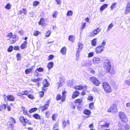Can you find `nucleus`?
Listing matches in <instances>:
<instances>
[{
  "label": "nucleus",
  "mask_w": 130,
  "mask_h": 130,
  "mask_svg": "<svg viewBox=\"0 0 130 130\" xmlns=\"http://www.w3.org/2000/svg\"><path fill=\"white\" fill-rule=\"evenodd\" d=\"M104 67L105 72H109L111 69V65L110 62L109 60H104Z\"/></svg>",
  "instance_id": "nucleus-1"
},
{
  "label": "nucleus",
  "mask_w": 130,
  "mask_h": 130,
  "mask_svg": "<svg viewBox=\"0 0 130 130\" xmlns=\"http://www.w3.org/2000/svg\"><path fill=\"white\" fill-rule=\"evenodd\" d=\"M119 116L120 120L123 122H127L128 119L125 113L123 112H120L119 113Z\"/></svg>",
  "instance_id": "nucleus-2"
},
{
  "label": "nucleus",
  "mask_w": 130,
  "mask_h": 130,
  "mask_svg": "<svg viewBox=\"0 0 130 130\" xmlns=\"http://www.w3.org/2000/svg\"><path fill=\"white\" fill-rule=\"evenodd\" d=\"M19 119L20 122L24 126L26 125V123L29 124H31L30 122L27 119H25L23 116L20 117Z\"/></svg>",
  "instance_id": "nucleus-3"
},
{
  "label": "nucleus",
  "mask_w": 130,
  "mask_h": 130,
  "mask_svg": "<svg viewBox=\"0 0 130 130\" xmlns=\"http://www.w3.org/2000/svg\"><path fill=\"white\" fill-rule=\"evenodd\" d=\"M103 85L104 90L108 93L111 92V89L108 83L104 82L103 83Z\"/></svg>",
  "instance_id": "nucleus-4"
},
{
  "label": "nucleus",
  "mask_w": 130,
  "mask_h": 130,
  "mask_svg": "<svg viewBox=\"0 0 130 130\" xmlns=\"http://www.w3.org/2000/svg\"><path fill=\"white\" fill-rule=\"evenodd\" d=\"M108 112H111L115 113L117 111V107L115 104H113L108 109Z\"/></svg>",
  "instance_id": "nucleus-5"
},
{
  "label": "nucleus",
  "mask_w": 130,
  "mask_h": 130,
  "mask_svg": "<svg viewBox=\"0 0 130 130\" xmlns=\"http://www.w3.org/2000/svg\"><path fill=\"white\" fill-rule=\"evenodd\" d=\"M101 30V28H97L96 29L90 32L89 35V37H92L95 36L100 32Z\"/></svg>",
  "instance_id": "nucleus-6"
},
{
  "label": "nucleus",
  "mask_w": 130,
  "mask_h": 130,
  "mask_svg": "<svg viewBox=\"0 0 130 130\" xmlns=\"http://www.w3.org/2000/svg\"><path fill=\"white\" fill-rule=\"evenodd\" d=\"M90 79L92 83L96 86H99L100 83L97 79L94 77H91Z\"/></svg>",
  "instance_id": "nucleus-7"
},
{
  "label": "nucleus",
  "mask_w": 130,
  "mask_h": 130,
  "mask_svg": "<svg viewBox=\"0 0 130 130\" xmlns=\"http://www.w3.org/2000/svg\"><path fill=\"white\" fill-rule=\"evenodd\" d=\"M109 124V123L104 121H100L99 123V125L102 128L104 127H108Z\"/></svg>",
  "instance_id": "nucleus-8"
},
{
  "label": "nucleus",
  "mask_w": 130,
  "mask_h": 130,
  "mask_svg": "<svg viewBox=\"0 0 130 130\" xmlns=\"http://www.w3.org/2000/svg\"><path fill=\"white\" fill-rule=\"evenodd\" d=\"M103 47L102 46H98L96 48V53L99 54L103 51Z\"/></svg>",
  "instance_id": "nucleus-9"
},
{
  "label": "nucleus",
  "mask_w": 130,
  "mask_h": 130,
  "mask_svg": "<svg viewBox=\"0 0 130 130\" xmlns=\"http://www.w3.org/2000/svg\"><path fill=\"white\" fill-rule=\"evenodd\" d=\"M64 79L63 78H60L59 80V82H58L56 84L57 85L60 87L63 85V83Z\"/></svg>",
  "instance_id": "nucleus-10"
},
{
  "label": "nucleus",
  "mask_w": 130,
  "mask_h": 130,
  "mask_svg": "<svg viewBox=\"0 0 130 130\" xmlns=\"http://www.w3.org/2000/svg\"><path fill=\"white\" fill-rule=\"evenodd\" d=\"M130 11V2H128L126 8V10L125 12V14H127L128 12Z\"/></svg>",
  "instance_id": "nucleus-11"
},
{
  "label": "nucleus",
  "mask_w": 130,
  "mask_h": 130,
  "mask_svg": "<svg viewBox=\"0 0 130 130\" xmlns=\"http://www.w3.org/2000/svg\"><path fill=\"white\" fill-rule=\"evenodd\" d=\"M100 60L99 58L94 57L93 59V61L94 64H97L100 62Z\"/></svg>",
  "instance_id": "nucleus-12"
},
{
  "label": "nucleus",
  "mask_w": 130,
  "mask_h": 130,
  "mask_svg": "<svg viewBox=\"0 0 130 130\" xmlns=\"http://www.w3.org/2000/svg\"><path fill=\"white\" fill-rule=\"evenodd\" d=\"M79 94V93L78 91H74L73 93L72 98L73 99H74L77 96H78Z\"/></svg>",
  "instance_id": "nucleus-13"
},
{
  "label": "nucleus",
  "mask_w": 130,
  "mask_h": 130,
  "mask_svg": "<svg viewBox=\"0 0 130 130\" xmlns=\"http://www.w3.org/2000/svg\"><path fill=\"white\" fill-rule=\"evenodd\" d=\"M10 120L11 121V122L13 124H14L15 123V120L13 118H12L11 117H10L9 118ZM11 122H8L7 123V124L8 125L10 124V125L11 126H10V127H12V124H11Z\"/></svg>",
  "instance_id": "nucleus-14"
},
{
  "label": "nucleus",
  "mask_w": 130,
  "mask_h": 130,
  "mask_svg": "<svg viewBox=\"0 0 130 130\" xmlns=\"http://www.w3.org/2000/svg\"><path fill=\"white\" fill-rule=\"evenodd\" d=\"M78 48L77 50L78 52H80L82 50L83 48V44L79 42L78 43Z\"/></svg>",
  "instance_id": "nucleus-15"
},
{
  "label": "nucleus",
  "mask_w": 130,
  "mask_h": 130,
  "mask_svg": "<svg viewBox=\"0 0 130 130\" xmlns=\"http://www.w3.org/2000/svg\"><path fill=\"white\" fill-rule=\"evenodd\" d=\"M15 35H13L12 37L10 38V43H13V42H14L17 40L16 39Z\"/></svg>",
  "instance_id": "nucleus-16"
},
{
  "label": "nucleus",
  "mask_w": 130,
  "mask_h": 130,
  "mask_svg": "<svg viewBox=\"0 0 130 130\" xmlns=\"http://www.w3.org/2000/svg\"><path fill=\"white\" fill-rule=\"evenodd\" d=\"M67 49L66 48L64 47H63L60 50V53L63 55H66V53Z\"/></svg>",
  "instance_id": "nucleus-17"
},
{
  "label": "nucleus",
  "mask_w": 130,
  "mask_h": 130,
  "mask_svg": "<svg viewBox=\"0 0 130 130\" xmlns=\"http://www.w3.org/2000/svg\"><path fill=\"white\" fill-rule=\"evenodd\" d=\"M8 101H13L15 100V98L12 95H8L7 96Z\"/></svg>",
  "instance_id": "nucleus-18"
},
{
  "label": "nucleus",
  "mask_w": 130,
  "mask_h": 130,
  "mask_svg": "<svg viewBox=\"0 0 130 130\" xmlns=\"http://www.w3.org/2000/svg\"><path fill=\"white\" fill-rule=\"evenodd\" d=\"M43 85L44 87H46L49 85V84L47 80V79H44L43 83Z\"/></svg>",
  "instance_id": "nucleus-19"
},
{
  "label": "nucleus",
  "mask_w": 130,
  "mask_h": 130,
  "mask_svg": "<svg viewBox=\"0 0 130 130\" xmlns=\"http://www.w3.org/2000/svg\"><path fill=\"white\" fill-rule=\"evenodd\" d=\"M53 66V62H51L48 64L47 67L48 69H50L52 68Z\"/></svg>",
  "instance_id": "nucleus-20"
},
{
  "label": "nucleus",
  "mask_w": 130,
  "mask_h": 130,
  "mask_svg": "<svg viewBox=\"0 0 130 130\" xmlns=\"http://www.w3.org/2000/svg\"><path fill=\"white\" fill-rule=\"evenodd\" d=\"M48 106L47 105H44V106H41L40 107L41 108V111H43L46 109L48 108Z\"/></svg>",
  "instance_id": "nucleus-21"
},
{
  "label": "nucleus",
  "mask_w": 130,
  "mask_h": 130,
  "mask_svg": "<svg viewBox=\"0 0 130 130\" xmlns=\"http://www.w3.org/2000/svg\"><path fill=\"white\" fill-rule=\"evenodd\" d=\"M75 40L74 37L73 35H70L69 37L68 40L69 41L73 42Z\"/></svg>",
  "instance_id": "nucleus-22"
},
{
  "label": "nucleus",
  "mask_w": 130,
  "mask_h": 130,
  "mask_svg": "<svg viewBox=\"0 0 130 130\" xmlns=\"http://www.w3.org/2000/svg\"><path fill=\"white\" fill-rule=\"evenodd\" d=\"M66 93L65 91H63L62 92V98L61 99V101L62 102L64 101L65 100L66 95L65 94Z\"/></svg>",
  "instance_id": "nucleus-23"
},
{
  "label": "nucleus",
  "mask_w": 130,
  "mask_h": 130,
  "mask_svg": "<svg viewBox=\"0 0 130 130\" xmlns=\"http://www.w3.org/2000/svg\"><path fill=\"white\" fill-rule=\"evenodd\" d=\"M108 6V5L106 4H105L103 5L100 8V10L101 11H103Z\"/></svg>",
  "instance_id": "nucleus-24"
},
{
  "label": "nucleus",
  "mask_w": 130,
  "mask_h": 130,
  "mask_svg": "<svg viewBox=\"0 0 130 130\" xmlns=\"http://www.w3.org/2000/svg\"><path fill=\"white\" fill-rule=\"evenodd\" d=\"M27 44L26 41L24 42L21 45V49H23L26 47V44Z\"/></svg>",
  "instance_id": "nucleus-25"
},
{
  "label": "nucleus",
  "mask_w": 130,
  "mask_h": 130,
  "mask_svg": "<svg viewBox=\"0 0 130 130\" xmlns=\"http://www.w3.org/2000/svg\"><path fill=\"white\" fill-rule=\"evenodd\" d=\"M91 113V111L90 110L86 109H85L84 111V113L87 115H89Z\"/></svg>",
  "instance_id": "nucleus-26"
},
{
  "label": "nucleus",
  "mask_w": 130,
  "mask_h": 130,
  "mask_svg": "<svg viewBox=\"0 0 130 130\" xmlns=\"http://www.w3.org/2000/svg\"><path fill=\"white\" fill-rule=\"evenodd\" d=\"M83 87V86H76L74 87V88L76 90H81L82 89Z\"/></svg>",
  "instance_id": "nucleus-27"
},
{
  "label": "nucleus",
  "mask_w": 130,
  "mask_h": 130,
  "mask_svg": "<svg viewBox=\"0 0 130 130\" xmlns=\"http://www.w3.org/2000/svg\"><path fill=\"white\" fill-rule=\"evenodd\" d=\"M82 101V99H78L75 100V103L76 104L78 103L80 105Z\"/></svg>",
  "instance_id": "nucleus-28"
},
{
  "label": "nucleus",
  "mask_w": 130,
  "mask_h": 130,
  "mask_svg": "<svg viewBox=\"0 0 130 130\" xmlns=\"http://www.w3.org/2000/svg\"><path fill=\"white\" fill-rule=\"evenodd\" d=\"M33 117L36 119H40V116L38 114H35L33 115Z\"/></svg>",
  "instance_id": "nucleus-29"
},
{
  "label": "nucleus",
  "mask_w": 130,
  "mask_h": 130,
  "mask_svg": "<svg viewBox=\"0 0 130 130\" xmlns=\"http://www.w3.org/2000/svg\"><path fill=\"white\" fill-rule=\"evenodd\" d=\"M96 39L94 38L92 41L91 44L92 45L95 46L96 45Z\"/></svg>",
  "instance_id": "nucleus-30"
},
{
  "label": "nucleus",
  "mask_w": 130,
  "mask_h": 130,
  "mask_svg": "<svg viewBox=\"0 0 130 130\" xmlns=\"http://www.w3.org/2000/svg\"><path fill=\"white\" fill-rule=\"evenodd\" d=\"M37 108H32L30 109L29 111L30 113H31L35 111L36 110H37Z\"/></svg>",
  "instance_id": "nucleus-31"
},
{
  "label": "nucleus",
  "mask_w": 130,
  "mask_h": 130,
  "mask_svg": "<svg viewBox=\"0 0 130 130\" xmlns=\"http://www.w3.org/2000/svg\"><path fill=\"white\" fill-rule=\"evenodd\" d=\"M73 14V12L71 10L68 11L67 13V16H72Z\"/></svg>",
  "instance_id": "nucleus-32"
},
{
  "label": "nucleus",
  "mask_w": 130,
  "mask_h": 130,
  "mask_svg": "<svg viewBox=\"0 0 130 130\" xmlns=\"http://www.w3.org/2000/svg\"><path fill=\"white\" fill-rule=\"evenodd\" d=\"M113 25L112 23L110 24L108 27L107 31H109V30L111 29L113 27Z\"/></svg>",
  "instance_id": "nucleus-33"
},
{
  "label": "nucleus",
  "mask_w": 130,
  "mask_h": 130,
  "mask_svg": "<svg viewBox=\"0 0 130 130\" xmlns=\"http://www.w3.org/2000/svg\"><path fill=\"white\" fill-rule=\"evenodd\" d=\"M36 70L38 72H42L44 70L42 68L40 67L36 69Z\"/></svg>",
  "instance_id": "nucleus-34"
},
{
  "label": "nucleus",
  "mask_w": 130,
  "mask_h": 130,
  "mask_svg": "<svg viewBox=\"0 0 130 130\" xmlns=\"http://www.w3.org/2000/svg\"><path fill=\"white\" fill-rule=\"evenodd\" d=\"M11 5L9 3H8L5 6V8L6 9H9L11 8Z\"/></svg>",
  "instance_id": "nucleus-35"
},
{
  "label": "nucleus",
  "mask_w": 130,
  "mask_h": 130,
  "mask_svg": "<svg viewBox=\"0 0 130 130\" xmlns=\"http://www.w3.org/2000/svg\"><path fill=\"white\" fill-rule=\"evenodd\" d=\"M28 14L30 17H33L35 15V12L34 11H32L29 12Z\"/></svg>",
  "instance_id": "nucleus-36"
},
{
  "label": "nucleus",
  "mask_w": 130,
  "mask_h": 130,
  "mask_svg": "<svg viewBox=\"0 0 130 130\" xmlns=\"http://www.w3.org/2000/svg\"><path fill=\"white\" fill-rule=\"evenodd\" d=\"M31 69L30 68H28L26 69L25 71V73L26 74H28L31 71Z\"/></svg>",
  "instance_id": "nucleus-37"
},
{
  "label": "nucleus",
  "mask_w": 130,
  "mask_h": 130,
  "mask_svg": "<svg viewBox=\"0 0 130 130\" xmlns=\"http://www.w3.org/2000/svg\"><path fill=\"white\" fill-rule=\"evenodd\" d=\"M51 33V32L50 31H47L45 34V36L46 37H49L50 35V34Z\"/></svg>",
  "instance_id": "nucleus-38"
},
{
  "label": "nucleus",
  "mask_w": 130,
  "mask_h": 130,
  "mask_svg": "<svg viewBox=\"0 0 130 130\" xmlns=\"http://www.w3.org/2000/svg\"><path fill=\"white\" fill-rule=\"evenodd\" d=\"M3 98L5 101H8L7 96L5 94H4L3 95Z\"/></svg>",
  "instance_id": "nucleus-39"
},
{
  "label": "nucleus",
  "mask_w": 130,
  "mask_h": 130,
  "mask_svg": "<svg viewBox=\"0 0 130 130\" xmlns=\"http://www.w3.org/2000/svg\"><path fill=\"white\" fill-rule=\"evenodd\" d=\"M44 92L43 91H41L39 92V94L40 95V98L42 97L44 95Z\"/></svg>",
  "instance_id": "nucleus-40"
},
{
  "label": "nucleus",
  "mask_w": 130,
  "mask_h": 130,
  "mask_svg": "<svg viewBox=\"0 0 130 130\" xmlns=\"http://www.w3.org/2000/svg\"><path fill=\"white\" fill-rule=\"evenodd\" d=\"M61 98V96L60 95L58 94L56 97V99L57 101H59L60 100Z\"/></svg>",
  "instance_id": "nucleus-41"
},
{
  "label": "nucleus",
  "mask_w": 130,
  "mask_h": 130,
  "mask_svg": "<svg viewBox=\"0 0 130 130\" xmlns=\"http://www.w3.org/2000/svg\"><path fill=\"white\" fill-rule=\"evenodd\" d=\"M82 25L81 26V27L82 30L85 27L86 25V23L85 22H83L82 23Z\"/></svg>",
  "instance_id": "nucleus-42"
},
{
  "label": "nucleus",
  "mask_w": 130,
  "mask_h": 130,
  "mask_svg": "<svg viewBox=\"0 0 130 130\" xmlns=\"http://www.w3.org/2000/svg\"><path fill=\"white\" fill-rule=\"evenodd\" d=\"M93 105H94V103H90V104H89V107L91 109H93L94 108Z\"/></svg>",
  "instance_id": "nucleus-43"
},
{
  "label": "nucleus",
  "mask_w": 130,
  "mask_h": 130,
  "mask_svg": "<svg viewBox=\"0 0 130 130\" xmlns=\"http://www.w3.org/2000/svg\"><path fill=\"white\" fill-rule=\"evenodd\" d=\"M125 83L128 85H130V80L129 79L125 80Z\"/></svg>",
  "instance_id": "nucleus-44"
},
{
  "label": "nucleus",
  "mask_w": 130,
  "mask_h": 130,
  "mask_svg": "<svg viewBox=\"0 0 130 130\" xmlns=\"http://www.w3.org/2000/svg\"><path fill=\"white\" fill-rule=\"evenodd\" d=\"M13 47L12 46H10L8 49V51L9 52H11L12 51Z\"/></svg>",
  "instance_id": "nucleus-45"
},
{
  "label": "nucleus",
  "mask_w": 130,
  "mask_h": 130,
  "mask_svg": "<svg viewBox=\"0 0 130 130\" xmlns=\"http://www.w3.org/2000/svg\"><path fill=\"white\" fill-rule=\"evenodd\" d=\"M22 9L23 13H24V15H26L27 13V11L26 9L24 8H22Z\"/></svg>",
  "instance_id": "nucleus-46"
},
{
  "label": "nucleus",
  "mask_w": 130,
  "mask_h": 130,
  "mask_svg": "<svg viewBox=\"0 0 130 130\" xmlns=\"http://www.w3.org/2000/svg\"><path fill=\"white\" fill-rule=\"evenodd\" d=\"M1 106L2 108L4 109H5L7 107L6 105V104H2L1 105Z\"/></svg>",
  "instance_id": "nucleus-47"
},
{
  "label": "nucleus",
  "mask_w": 130,
  "mask_h": 130,
  "mask_svg": "<svg viewBox=\"0 0 130 130\" xmlns=\"http://www.w3.org/2000/svg\"><path fill=\"white\" fill-rule=\"evenodd\" d=\"M44 20L43 19H41L40 20V21L39 22V25H42L43 23Z\"/></svg>",
  "instance_id": "nucleus-48"
},
{
  "label": "nucleus",
  "mask_w": 130,
  "mask_h": 130,
  "mask_svg": "<svg viewBox=\"0 0 130 130\" xmlns=\"http://www.w3.org/2000/svg\"><path fill=\"white\" fill-rule=\"evenodd\" d=\"M57 116V114H54L52 116V118L53 120L55 121V118H56Z\"/></svg>",
  "instance_id": "nucleus-49"
},
{
  "label": "nucleus",
  "mask_w": 130,
  "mask_h": 130,
  "mask_svg": "<svg viewBox=\"0 0 130 130\" xmlns=\"http://www.w3.org/2000/svg\"><path fill=\"white\" fill-rule=\"evenodd\" d=\"M40 78H37L36 79H32L31 81L34 82H36L37 81H39L40 80Z\"/></svg>",
  "instance_id": "nucleus-50"
},
{
  "label": "nucleus",
  "mask_w": 130,
  "mask_h": 130,
  "mask_svg": "<svg viewBox=\"0 0 130 130\" xmlns=\"http://www.w3.org/2000/svg\"><path fill=\"white\" fill-rule=\"evenodd\" d=\"M39 3V2L37 1H34L33 3V5L34 6H36L38 5Z\"/></svg>",
  "instance_id": "nucleus-51"
},
{
  "label": "nucleus",
  "mask_w": 130,
  "mask_h": 130,
  "mask_svg": "<svg viewBox=\"0 0 130 130\" xmlns=\"http://www.w3.org/2000/svg\"><path fill=\"white\" fill-rule=\"evenodd\" d=\"M17 59L18 60H21V55L19 53H18L17 54Z\"/></svg>",
  "instance_id": "nucleus-52"
},
{
  "label": "nucleus",
  "mask_w": 130,
  "mask_h": 130,
  "mask_svg": "<svg viewBox=\"0 0 130 130\" xmlns=\"http://www.w3.org/2000/svg\"><path fill=\"white\" fill-rule=\"evenodd\" d=\"M28 97L30 99H34V96L31 94H30L29 95H28Z\"/></svg>",
  "instance_id": "nucleus-53"
},
{
  "label": "nucleus",
  "mask_w": 130,
  "mask_h": 130,
  "mask_svg": "<svg viewBox=\"0 0 130 130\" xmlns=\"http://www.w3.org/2000/svg\"><path fill=\"white\" fill-rule=\"evenodd\" d=\"M23 113L25 115H28V114L27 113V111L24 108L23 110Z\"/></svg>",
  "instance_id": "nucleus-54"
},
{
  "label": "nucleus",
  "mask_w": 130,
  "mask_h": 130,
  "mask_svg": "<svg viewBox=\"0 0 130 130\" xmlns=\"http://www.w3.org/2000/svg\"><path fill=\"white\" fill-rule=\"evenodd\" d=\"M116 3H114L110 7L111 9L112 10L113 8H115L116 7Z\"/></svg>",
  "instance_id": "nucleus-55"
},
{
  "label": "nucleus",
  "mask_w": 130,
  "mask_h": 130,
  "mask_svg": "<svg viewBox=\"0 0 130 130\" xmlns=\"http://www.w3.org/2000/svg\"><path fill=\"white\" fill-rule=\"evenodd\" d=\"M58 13L57 11H56L54 12L53 15V17L54 18H56V15Z\"/></svg>",
  "instance_id": "nucleus-56"
},
{
  "label": "nucleus",
  "mask_w": 130,
  "mask_h": 130,
  "mask_svg": "<svg viewBox=\"0 0 130 130\" xmlns=\"http://www.w3.org/2000/svg\"><path fill=\"white\" fill-rule=\"evenodd\" d=\"M130 126L128 124H126L125 126V128L126 130H128L130 128Z\"/></svg>",
  "instance_id": "nucleus-57"
},
{
  "label": "nucleus",
  "mask_w": 130,
  "mask_h": 130,
  "mask_svg": "<svg viewBox=\"0 0 130 130\" xmlns=\"http://www.w3.org/2000/svg\"><path fill=\"white\" fill-rule=\"evenodd\" d=\"M39 32L37 31H34V35L35 36L38 35L39 34Z\"/></svg>",
  "instance_id": "nucleus-58"
},
{
  "label": "nucleus",
  "mask_w": 130,
  "mask_h": 130,
  "mask_svg": "<svg viewBox=\"0 0 130 130\" xmlns=\"http://www.w3.org/2000/svg\"><path fill=\"white\" fill-rule=\"evenodd\" d=\"M94 53L93 52H90L88 54L89 57H92Z\"/></svg>",
  "instance_id": "nucleus-59"
},
{
  "label": "nucleus",
  "mask_w": 130,
  "mask_h": 130,
  "mask_svg": "<svg viewBox=\"0 0 130 130\" xmlns=\"http://www.w3.org/2000/svg\"><path fill=\"white\" fill-rule=\"evenodd\" d=\"M63 126V127L65 128L66 126V122L65 120H64L62 123Z\"/></svg>",
  "instance_id": "nucleus-60"
},
{
  "label": "nucleus",
  "mask_w": 130,
  "mask_h": 130,
  "mask_svg": "<svg viewBox=\"0 0 130 130\" xmlns=\"http://www.w3.org/2000/svg\"><path fill=\"white\" fill-rule=\"evenodd\" d=\"M88 100H90L91 101L93 100V98L92 96H89L88 98Z\"/></svg>",
  "instance_id": "nucleus-61"
},
{
  "label": "nucleus",
  "mask_w": 130,
  "mask_h": 130,
  "mask_svg": "<svg viewBox=\"0 0 130 130\" xmlns=\"http://www.w3.org/2000/svg\"><path fill=\"white\" fill-rule=\"evenodd\" d=\"M93 90L95 92H98V90L96 89L95 87H93L92 88Z\"/></svg>",
  "instance_id": "nucleus-62"
},
{
  "label": "nucleus",
  "mask_w": 130,
  "mask_h": 130,
  "mask_svg": "<svg viewBox=\"0 0 130 130\" xmlns=\"http://www.w3.org/2000/svg\"><path fill=\"white\" fill-rule=\"evenodd\" d=\"M12 36H13L12 35V33L11 32L7 36V37H9L10 38L12 37Z\"/></svg>",
  "instance_id": "nucleus-63"
},
{
  "label": "nucleus",
  "mask_w": 130,
  "mask_h": 130,
  "mask_svg": "<svg viewBox=\"0 0 130 130\" xmlns=\"http://www.w3.org/2000/svg\"><path fill=\"white\" fill-rule=\"evenodd\" d=\"M56 1L57 3V4H59V5H61V2L60 1V0H55Z\"/></svg>",
  "instance_id": "nucleus-64"
}]
</instances>
